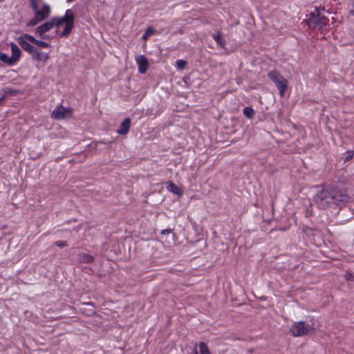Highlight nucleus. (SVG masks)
<instances>
[{"label":"nucleus","instance_id":"nucleus-1","mask_svg":"<svg viewBox=\"0 0 354 354\" xmlns=\"http://www.w3.org/2000/svg\"><path fill=\"white\" fill-rule=\"evenodd\" d=\"M30 5L35 12V16L27 23L28 26L37 25L47 19L50 15L51 8L46 3L39 0H30Z\"/></svg>","mask_w":354,"mask_h":354},{"label":"nucleus","instance_id":"nucleus-2","mask_svg":"<svg viewBox=\"0 0 354 354\" xmlns=\"http://www.w3.org/2000/svg\"><path fill=\"white\" fill-rule=\"evenodd\" d=\"M324 10V8H317L311 12L308 19V24L310 28H317L323 32L329 27L328 20L323 15Z\"/></svg>","mask_w":354,"mask_h":354},{"label":"nucleus","instance_id":"nucleus-3","mask_svg":"<svg viewBox=\"0 0 354 354\" xmlns=\"http://www.w3.org/2000/svg\"><path fill=\"white\" fill-rule=\"evenodd\" d=\"M56 27H59L63 24L65 25L64 30L61 33V36L66 37L70 34L74 27L75 14L71 9L66 10L65 15L60 17L53 18Z\"/></svg>","mask_w":354,"mask_h":354},{"label":"nucleus","instance_id":"nucleus-4","mask_svg":"<svg viewBox=\"0 0 354 354\" xmlns=\"http://www.w3.org/2000/svg\"><path fill=\"white\" fill-rule=\"evenodd\" d=\"M315 203L322 209L333 206L330 190L323 189L315 197Z\"/></svg>","mask_w":354,"mask_h":354},{"label":"nucleus","instance_id":"nucleus-5","mask_svg":"<svg viewBox=\"0 0 354 354\" xmlns=\"http://www.w3.org/2000/svg\"><path fill=\"white\" fill-rule=\"evenodd\" d=\"M268 76L274 82L280 95L283 96L287 89L288 81L277 71L269 72Z\"/></svg>","mask_w":354,"mask_h":354},{"label":"nucleus","instance_id":"nucleus-6","mask_svg":"<svg viewBox=\"0 0 354 354\" xmlns=\"http://www.w3.org/2000/svg\"><path fill=\"white\" fill-rule=\"evenodd\" d=\"M330 192L333 205L340 206L347 203L349 200V196L344 189H333Z\"/></svg>","mask_w":354,"mask_h":354},{"label":"nucleus","instance_id":"nucleus-7","mask_svg":"<svg viewBox=\"0 0 354 354\" xmlns=\"http://www.w3.org/2000/svg\"><path fill=\"white\" fill-rule=\"evenodd\" d=\"M313 328L312 326L306 324L304 322H297L293 324L291 332L293 336L299 337L306 335Z\"/></svg>","mask_w":354,"mask_h":354},{"label":"nucleus","instance_id":"nucleus-8","mask_svg":"<svg viewBox=\"0 0 354 354\" xmlns=\"http://www.w3.org/2000/svg\"><path fill=\"white\" fill-rule=\"evenodd\" d=\"M71 116V111L62 106H56L52 112V117L56 120L66 119L70 118Z\"/></svg>","mask_w":354,"mask_h":354},{"label":"nucleus","instance_id":"nucleus-9","mask_svg":"<svg viewBox=\"0 0 354 354\" xmlns=\"http://www.w3.org/2000/svg\"><path fill=\"white\" fill-rule=\"evenodd\" d=\"M55 26V24L54 23L53 19L50 21H47L41 26H38L36 29V33L38 34L41 38L45 39L46 36L44 35V33L49 31L52 28Z\"/></svg>","mask_w":354,"mask_h":354},{"label":"nucleus","instance_id":"nucleus-10","mask_svg":"<svg viewBox=\"0 0 354 354\" xmlns=\"http://www.w3.org/2000/svg\"><path fill=\"white\" fill-rule=\"evenodd\" d=\"M138 71L141 74L145 73L148 68V61L144 55H139L136 58Z\"/></svg>","mask_w":354,"mask_h":354},{"label":"nucleus","instance_id":"nucleus-11","mask_svg":"<svg viewBox=\"0 0 354 354\" xmlns=\"http://www.w3.org/2000/svg\"><path fill=\"white\" fill-rule=\"evenodd\" d=\"M166 188L169 192L178 196H182L183 194V191L181 188L176 185L171 181H167L165 183Z\"/></svg>","mask_w":354,"mask_h":354},{"label":"nucleus","instance_id":"nucleus-12","mask_svg":"<svg viewBox=\"0 0 354 354\" xmlns=\"http://www.w3.org/2000/svg\"><path fill=\"white\" fill-rule=\"evenodd\" d=\"M131 120L126 118L120 124V128L117 130V133L120 135H126L130 129Z\"/></svg>","mask_w":354,"mask_h":354},{"label":"nucleus","instance_id":"nucleus-13","mask_svg":"<svg viewBox=\"0 0 354 354\" xmlns=\"http://www.w3.org/2000/svg\"><path fill=\"white\" fill-rule=\"evenodd\" d=\"M10 47H11V51H12V55H11V58L12 60V62H14L15 64L20 58L21 50L17 46V45L15 44V43H11Z\"/></svg>","mask_w":354,"mask_h":354},{"label":"nucleus","instance_id":"nucleus-14","mask_svg":"<svg viewBox=\"0 0 354 354\" xmlns=\"http://www.w3.org/2000/svg\"><path fill=\"white\" fill-rule=\"evenodd\" d=\"M18 43L24 50L29 53L33 54V53L35 52L36 48L30 44L27 41L23 39V38H18Z\"/></svg>","mask_w":354,"mask_h":354},{"label":"nucleus","instance_id":"nucleus-15","mask_svg":"<svg viewBox=\"0 0 354 354\" xmlns=\"http://www.w3.org/2000/svg\"><path fill=\"white\" fill-rule=\"evenodd\" d=\"M93 260V258L92 256H91L90 254H86V253H80L78 254L77 255V261L80 262V263H91L92 262Z\"/></svg>","mask_w":354,"mask_h":354},{"label":"nucleus","instance_id":"nucleus-16","mask_svg":"<svg viewBox=\"0 0 354 354\" xmlns=\"http://www.w3.org/2000/svg\"><path fill=\"white\" fill-rule=\"evenodd\" d=\"M32 55H34L37 59L41 62H46L49 58L48 53H42L41 51L38 50L37 48H35V52H34Z\"/></svg>","mask_w":354,"mask_h":354},{"label":"nucleus","instance_id":"nucleus-17","mask_svg":"<svg viewBox=\"0 0 354 354\" xmlns=\"http://www.w3.org/2000/svg\"><path fill=\"white\" fill-rule=\"evenodd\" d=\"M0 60L3 62L4 63H6L10 66L14 65L15 63L12 62V58L11 57H9L7 54L1 53H0Z\"/></svg>","mask_w":354,"mask_h":354},{"label":"nucleus","instance_id":"nucleus-18","mask_svg":"<svg viewBox=\"0 0 354 354\" xmlns=\"http://www.w3.org/2000/svg\"><path fill=\"white\" fill-rule=\"evenodd\" d=\"M213 37L214 40L216 41V43L222 48L225 46V41L223 38L222 37L220 32H217L216 34L213 35Z\"/></svg>","mask_w":354,"mask_h":354},{"label":"nucleus","instance_id":"nucleus-19","mask_svg":"<svg viewBox=\"0 0 354 354\" xmlns=\"http://www.w3.org/2000/svg\"><path fill=\"white\" fill-rule=\"evenodd\" d=\"M156 30L154 28L150 26L145 32L142 35V39L147 40L149 37L154 34Z\"/></svg>","mask_w":354,"mask_h":354},{"label":"nucleus","instance_id":"nucleus-20","mask_svg":"<svg viewBox=\"0 0 354 354\" xmlns=\"http://www.w3.org/2000/svg\"><path fill=\"white\" fill-rule=\"evenodd\" d=\"M243 113L245 117L250 119L252 118L254 114V110L249 106L245 107L243 110Z\"/></svg>","mask_w":354,"mask_h":354},{"label":"nucleus","instance_id":"nucleus-21","mask_svg":"<svg viewBox=\"0 0 354 354\" xmlns=\"http://www.w3.org/2000/svg\"><path fill=\"white\" fill-rule=\"evenodd\" d=\"M199 352L200 354H211L207 346L204 342L199 344Z\"/></svg>","mask_w":354,"mask_h":354},{"label":"nucleus","instance_id":"nucleus-22","mask_svg":"<svg viewBox=\"0 0 354 354\" xmlns=\"http://www.w3.org/2000/svg\"><path fill=\"white\" fill-rule=\"evenodd\" d=\"M19 38H23V39H24L25 41H27L28 42L30 41V42H32L33 44H35V42L36 41V39L33 36H32L30 35H28V34H25L24 35H21Z\"/></svg>","mask_w":354,"mask_h":354},{"label":"nucleus","instance_id":"nucleus-23","mask_svg":"<svg viewBox=\"0 0 354 354\" xmlns=\"http://www.w3.org/2000/svg\"><path fill=\"white\" fill-rule=\"evenodd\" d=\"M35 44H36L40 47H42V48H48L50 46V44L48 43L43 41H39L37 39H36Z\"/></svg>","mask_w":354,"mask_h":354},{"label":"nucleus","instance_id":"nucleus-24","mask_svg":"<svg viewBox=\"0 0 354 354\" xmlns=\"http://www.w3.org/2000/svg\"><path fill=\"white\" fill-rule=\"evenodd\" d=\"M187 62L183 59H178L176 61V66L178 68L183 69L185 67Z\"/></svg>","mask_w":354,"mask_h":354},{"label":"nucleus","instance_id":"nucleus-25","mask_svg":"<svg viewBox=\"0 0 354 354\" xmlns=\"http://www.w3.org/2000/svg\"><path fill=\"white\" fill-rule=\"evenodd\" d=\"M55 245L59 248H64L67 246V243L66 241H57L55 243Z\"/></svg>","mask_w":354,"mask_h":354},{"label":"nucleus","instance_id":"nucleus-26","mask_svg":"<svg viewBox=\"0 0 354 354\" xmlns=\"http://www.w3.org/2000/svg\"><path fill=\"white\" fill-rule=\"evenodd\" d=\"M170 232H171L170 230H166L162 231V234L169 233Z\"/></svg>","mask_w":354,"mask_h":354},{"label":"nucleus","instance_id":"nucleus-27","mask_svg":"<svg viewBox=\"0 0 354 354\" xmlns=\"http://www.w3.org/2000/svg\"><path fill=\"white\" fill-rule=\"evenodd\" d=\"M73 0H67L68 2L73 1Z\"/></svg>","mask_w":354,"mask_h":354},{"label":"nucleus","instance_id":"nucleus-28","mask_svg":"<svg viewBox=\"0 0 354 354\" xmlns=\"http://www.w3.org/2000/svg\"><path fill=\"white\" fill-rule=\"evenodd\" d=\"M194 354H198V353L196 351Z\"/></svg>","mask_w":354,"mask_h":354}]
</instances>
